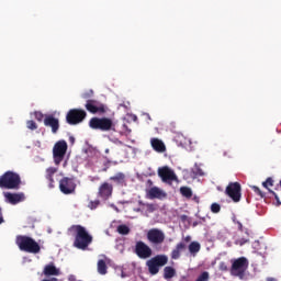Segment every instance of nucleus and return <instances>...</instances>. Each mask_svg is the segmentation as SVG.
Listing matches in <instances>:
<instances>
[{
    "label": "nucleus",
    "instance_id": "1",
    "mask_svg": "<svg viewBox=\"0 0 281 281\" xmlns=\"http://www.w3.org/2000/svg\"><path fill=\"white\" fill-rule=\"evenodd\" d=\"M69 232H71L75 237L74 247H76V249L85 251V249H88L89 245L93 243V236H91L82 225H72Z\"/></svg>",
    "mask_w": 281,
    "mask_h": 281
},
{
    "label": "nucleus",
    "instance_id": "2",
    "mask_svg": "<svg viewBox=\"0 0 281 281\" xmlns=\"http://www.w3.org/2000/svg\"><path fill=\"white\" fill-rule=\"evenodd\" d=\"M15 245H18L20 251H25L26 254H41V245L27 235H18Z\"/></svg>",
    "mask_w": 281,
    "mask_h": 281
},
{
    "label": "nucleus",
    "instance_id": "3",
    "mask_svg": "<svg viewBox=\"0 0 281 281\" xmlns=\"http://www.w3.org/2000/svg\"><path fill=\"white\" fill-rule=\"evenodd\" d=\"M0 188L3 190H19L21 188V176L14 171H5L0 176Z\"/></svg>",
    "mask_w": 281,
    "mask_h": 281
},
{
    "label": "nucleus",
    "instance_id": "4",
    "mask_svg": "<svg viewBox=\"0 0 281 281\" xmlns=\"http://www.w3.org/2000/svg\"><path fill=\"white\" fill-rule=\"evenodd\" d=\"M89 126L93 131H102L103 133L115 131V123L110 117H92L89 121Z\"/></svg>",
    "mask_w": 281,
    "mask_h": 281
},
{
    "label": "nucleus",
    "instance_id": "5",
    "mask_svg": "<svg viewBox=\"0 0 281 281\" xmlns=\"http://www.w3.org/2000/svg\"><path fill=\"white\" fill-rule=\"evenodd\" d=\"M231 276H235L236 278H245V271L249 269V259L246 257H239L237 259L231 260Z\"/></svg>",
    "mask_w": 281,
    "mask_h": 281
},
{
    "label": "nucleus",
    "instance_id": "6",
    "mask_svg": "<svg viewBox=\"0 0 281 281\" xmlns=\"http://www.w3.org/2000/svg\"><path fill=\"white\" fill-rule=\"evenodd\" d=\"M166 265H168V256L166 255H157L146 261V267L150 276H157L160 267H166Z\"/></svg>",
    "mask_w": 281,
    "mask_h": 281
},
{
    "label": "nucleus",
    "instance_id": "7",
    "mask_svg": "<svg viewBox=\"0 0 281 281\" xmlns=\"http://www.w3.org/2000/svg\"><path fill=\"white\" fill-rule=\"evenodd\" d=\"M68 148L69 146L67 145V140L65 139H61L55 143L53 147V159H54L55 166H60V164H63V159H65Z\"/></svg>",
    "mask_w": 281,
    "mask_h": 281
},
{
    "label": "nucleus",
    "instance_id": "8",
    "mask_svg": "<svg viewBox=\"0 0 281 281\" xmlns=\"http://www.w3.org/2000/svg\"><path fill=\"white\" fill-rule=\"evenodd\" d=\"M87 117V112L80 109H71L66 114V122L70 126H76V124H80V122L85 121Z\"/></svg>",
    "mask_w": 281,
    "mask_h": 281
},
{
    "label": "nucleus",
    "instance_id": "9",
    "mask_svg": "<svg viewBox=\"0 0 281 281\" xmlns=\"http://www.w3.org/2000/svg\"><path fill=\"white\" fill-rule=\"evenodd\" d=\"M134 254H136V256H138L140 260H147V258H150L153 256V249L150 248V246H148V244L138 240L135 244Z\"/></svg>",
    "mask_w": 281,
    "mask_h": 281
},
{
    "label": "nucleus",
    "instance_id": "10",
    "mask_svg": "<svg viewBox=\"0 0 281 281\" xmlns=\"http://www.w3.org/2000/svg\"><path fill=\"white\" fill-rule=\"evenodd\" d=\"M147 240L151 245H164L166 234L159 228H151L147 232Z\"/></svg>",
    "mask_w": 281,
    "mask_h": 281
},
{
    "label": "nucleus",
    "instance_id": "11",
    "mask_svg": "<svg viewBox=\"0 0 281 281\" xmlns=\"http://www.w3.org/2000/svg\"><path fill=\"white\" fill-rule=\"evenodd\" d=\"M241 187L238 182H229L228 186L226 187V194L234 201V203H239L243 193L241 192Z\"/></svg>",
    "mask_w": 281,
    "mask_h": 281
},
{
    "label": "nucleus",
    "instance_id": "12",
    "mask_svg": "<svg viewBox=\"0 0 281 281\" xmlns=\"http://www.w3.org/2000/svg\"><path fill=\"white\" fill-rule=\"evenodd\" d=\"M76 179L64 177L59 181V190L63 194H74L76 192Z\"/></svg>",
    "mask_w": 281,
    "mask_h": 281
},
{
    "label": "nucleus",
    "instance_id": "13",
    "mask_svg": "<svg viewBox=\"0 0 281 281\" xmlns=\"http://www.w3.org/2000/svg\"><path fill=\"white\" fill-rule=\"evenodd\" d=\"M44 126L50 128L53 135L60 130V121L54 114H46L44 117Z\"/></svg>",
    "mask_w": 281,
    "mask_h": 281
},
{
    "label": "nucleus",
    "instance_id": "14",
    "mask_svg": "<svg viewBox=\"0 0 281 281\" xmlns=\"http://www.w3.org/2000/svg\"><path fill=\"white\" fill-rule=\"evenodd\" d=\"M110 196H113V184L103 182L99 186L98 198L102 201H109Z\"/></svg>",
    "mask_w": 281,
    "mask_h": 281
},
{
    "label": "nucleus",
    "instance_id": "15",
    "mask_svg": "<svg viewBox=\"0 0 281 281\" xmlns=\"http://www.w3.org/2000/svg\"><path fill=\"white\" fill-rule=\"evenodd\" d=\"M158 177L164 181V183H172L177 181V175L168 167H162L158 169Z\"/></svg>",
    "mask_w": 281,
    "mask_h": 281
},
{
    "label": "nucleus",
    "instance_id": "16",
    "mask_svg": "<svg viewBox=\"0 0 281 281\" xmlns=\"http://www.w3.org/2000/svg\"><path fill=\"white\" fill-rule=\"evenodd\" d=\"M86 109L89 113H106V108L102 103H98L95 100H88L86 103Z\"/></svg>",
    "mask_w": 281,
    "mask_h": 281
},
{
    "label": "nucleus",
    "instance_id": "17",
    "mask_svg": "<svg viewBox=\"0 0 281 281\" xmlns=\"http://www.w3.org/2000/svg\"><path fill=\"white\" fill-rule=\"evenodd\" d=\"M4 199L7 203H10L11 205H16L18 203L25 201V194L7 192L4 193Z\"/></svg>",
    "mask_w": 281,
    "mask_h": 281
},
{
    "label": "nucleus",
    "instance_id": "18",
    "mask_svg": "<svg viewBox=\"0 0 281 281\" xmlns=\"http://www.w3.org/2000/svg\"><path fill=\"white\" fill-rule=\"evenodd\" d=\"M110 181H113L115 186H119L120 188L126 187V173L124 172H117L114 176L110 177Z\"/></svg>",
    "mask_w": 281,
    "mask_h": 281
},
{
    "label": "nucleus",
    "instance_id": "19",
    "mask_svg": "<svg viewBox=\"0 0 281 281\" xmlns=\"http://www.w3.org/2000/svg\"><path fill=\"white\" fill-rule=\"evenodd\" d=\"M187 248L186 243L180 241L176 245L175 249L171 251V260H179L181 258V251Z\"/></svg>",
    "mask_w": 281,
    "mask_h": 281
},
{
    "label": "nucleus",
    "instance_id": "20",
    "mask_svg": "<svg viewBox=\"0 0 281 281\" xmlns=\"http://www.w3.org/2000/svg\"><path fill=\"white\" fill-rule=\"evenodd\" d=\"M58 172V168L49 167L46 169L45 179L48 181V188H55L54 175Z\"/></svg>",
    "mask_w": 281,
    "mask_h": 281
},
{
    "label": "nucleus",
    "instance_id": "21",
    "mask_svg": "<svg viewBox=\"0 0 281 281\" xmlns=\"http://www.w3.org/2000/svg\"><path fill=\"white\" fill-rule=\"evenodd\" d=\"M151 147L156 150V153H166V144L162 143L159 138L150 139Z\"/></svg>",
    "mask_w": 281,
    "mask_h": 281
},
{
    "label": "nucleus",
    "instance_id": "22",
    "mask_svg": "<svg viewBox=\"0 0 281 281\" xmlns=\"http://www.w3.org/2000/svg\"><path fill=\"white\" fill-rule=\"evenodd\" d=\"M60 269L56 268L54 262H50L44 267V276H59Z\"/></svg>",
    "mask_w": 281,
    "mask_h": 281
},
{
    "label": "nucleus",
    "instance_id": "23",
    "mask_svg": "<svg viewBox=\"0 0 281 281\" xmlns=\"http://www.w3.org/2000/svg\"><path fill=\"white\" fill-rule=\"evenodd\" d=\"M148 196L149 199H164L166 194L164 193V191H161V189L154 187L149 189Z\"/></svg>",
    "mask_w": 281,
    "mask_h": 281
},
{
    "label": "nucleus",
    "instance_id": "24",
    "mask_svg": "<svg viewBox=\"0 0 281 281\" xmlns=\"http://www.w3.org/2000/svg\"><path fill=\"white\" fill-rule=\"evenodd\" d=\"M189 254L193 257L196 258V254L201 251V244L199 241H191L188 246Z\"/></svg>",
    "mask_w": 281,
    "mask_h": 281
},
{
    "label": "nucleus",
    "instance_id": "25",
    "mask_svg": "<svg viewBox=\"0 0 281 281\" xmlns=\"http://www.w3.org/2000/svg\"><path fill=\"white\" fill-rule=\"evenodd\" d=\"M177 276V270L170 266L164 268V279L165 280H172Z\"/></svg>",
    "mask_w": 281,
    "mask_h": 281
},
{
    "label": "nucleus",
    "instance_id": "26",
    "mask_svg": "<svg viewBox=\"0 0 281 281\" xmlns=\"http://www.w3.org/2000/svg\"><path fill=\"white\" fill-rule=\"evenodd\" d=\"M138 205L142 207V210H145L146 212L153 213L155 210H157L156 204L150 203H144L142 200L138 201Z\"/></svg>",
    "mask_w": 281,
    "mask_h": 281
},
{
    "label": "nucleus",
    "instance_id": "27",
    "mask_svg": "<svg viewBox=\"0 0 281 281\" xmlns=\"http://www.w3.org/2000/svg\"><path fill=\"white\" fill-rule=\"evenodd\" d=\"M98 273L100 276H106V273H108L106 261H104L103 259L98 261Z\"/></svg>",
    "mask_w": 281,
    "mask_h": 281
},
{
    "label": "nucleus",
    "instance_id": "28",
    "mask_svg": "<svg viewBox=\"0 0 281 281\" xmlns=\"http://www.w3.org/2000/svg\"><path fill=\"white\" fill-rule=\"evenodd\" d=\"M116 232L121 234V236H128L131 228L126 224H121L117 226Z\"/></svg>",
    "mask_w": 281,
    "mask_h": 281
},
{
    "label": "nucleus",
    "instance_id": "29",
    "mask_svg": "<svg viewBox=\"0 0 281 281\" xmlns=\"http://www.w3.org/2000/svg\"><path fill=\"white\" fill-rule=\"evenodd\" d=\"M180 194H182L186 199H192V189L189 187H181Z\"/></svg>",
    "mask_w": 281,
    "mask_h": 281
},
{
    "label": "nucleus",
    "instance_id": "30",
    "mask_svg": "<svg viewBox=\"0 0 281 281\" xmlns=\"http://www.w3.org/2000/svg\"><path fill=\"white\" fill-rule=\"evenodd\" d=\"M195 281H210V272L203 271Z\"/></svg>",
    "mask_w": 281,
    "mask_h": 281
},
{
    "label": "nucleus",
    "instance_id": "31",
    "mask_svg": "<svg viewBox=\"0 0 281 281\" xmlns=\"http://www.w3.org/2000/svg\"><path fill=\"white\" fill-rule=\"evenodd\" d=\"M99 206H100V200L90 201L88 203L89 210H98Z\"/></svg>",
    "mask_w": 281,
    "mask_h": 281
},
{
    "label": "nucleus",
    "instance_id": "32",
    "mask_svg": "<svg viewBox=\"0 0 281 281\" xmlns=\"http://www.w3.org/2000/svg\"><path fill=\"white\" fill-rule=\"evenodd\" d=\"M34 117L37 120V122H45V114H43V112L35 111Z\"/></svg>",
    "mask_w": 281,
    "mask_h": 281
},
{
    "label": "nucleus",
    "instance_id": "33",
    "mask_svg": "<svg viewBox=\"0 0 281 281\" xmlns=\"http://www.w3.org/2000/svg\"><path fill=\"white\" fill-rule=\"evenodd\" d=\"M26 128H29L30 131H36V128H38V125L36 124V122L30 120L26 122Z\"/></svg>",
    "mask_w": 281,
    "mask_h": 281
},
{
    "label": "nucleus",
    "instance_id": "34",
    "mask_svg": "<svg viewBox=\"0 0 281 281\" xmlns=\"http://www.w3.org/2000/svg\"><path fill=\"white\" fill-rule=\"evenodd\" d=\"M263 188L269 190V188H273V178H267L265 182H262Z\"/></svg>",
    "mask_w": 281,
    "mask_h": 281
},
{
    "label": "nucleus",
    "instance_id": "35",
    "mask_svg": "<svg viewBox=\"0 0 281 281\" xmlns=\"http://www.w3.org/2000/svg\"><path fill=\"white\" fill-rule=\"evenodd\" d=\"M211 212L213 214H218V212H221V204L218 203L211 204Z\"/></svg>",
    "mask_w": 281,
    "mask_h": 281
},
{
    "label": "nucleus",
    "instance_id": "36",
    "mask_svg": "<svg viewBox=\"0 0 281 281\" xmlns=\"http://www.w3.org/2000/svg\"><path fill=\"white\" fill-rule=\"evenodd\" d=\"M252 190L254 192H256V194H258V196H261V199H265V193H262V190H260V188L254 186Z\"/></svg>",
    "mask_w": 281,
    "mask_h": 281
},
{
    "label": "nucleus",
    "instance_id": "37",
    "mask_svg": "<svg viewBox=\"0 0 281 281\" xmlns=\"http://www.w3.org/2000/svg\"><path fill=\"white\" fill-rule=\"evenodd\" d=\"M246 243H249V239L240 238L236 240V245H240V247H243V245H246Z\"/></svg>",
    "mask_w": 281,
    "mask_h": 281
},
{
    "label": "nucleus",
    "instance_id": "38",
    "mask_svg": "<svg viewBox=\"0 0 281 281\" xmlns=\"http://www.w3.org/2000/svg\"><path fill=\"white\" fill-rule=\"evenodd\" d=\"M91 95H93V90H90L89 92H85L82 94L83 100H89V98H91Z\"/></svg>",
    "mask_w": 281,
    "mask_h": 281
},
{
    "label": "nucleus",
    "instance_id": "39",
    "mask_svg": "<svg viewBox=\"0 0 281 281\" xmlns=\"http://www.w3.org/2000/svg\"><path fill=\"white\" fill-rule=\"evenodd\" d=\"M220 269H221V271H227V265H225V262H221Z\"/></svg>",
    "mask_w": 281,
    "mask_h": 281
},
{
    "label": "nucleus",
    "instance_id": "40",
    "mask_svg": "<svg viewBox=\"0 0 281 281\" xmlns=\"http://www.w3.org/2000/svg\"><path fill=\"white\" fill-rule=\"evenodd\" d=\"M269 191L273 194L276 201H277L278 203H280V198H278V194H276V192H273V191H271V190H269Z\"/></svg>",
    "mask_w": 281,
    "mask_h": 281
},
{
    "label": "nucleus",
    "instance_id": "41",
    "mask_svg": "<svg viewBox=\"0 0 281 281\" xmlns=\"http://www.w3.org/2000/svg\"><path fill=\"white\" fill-rule=\"evenodd\" d=\"M237 225H238L239 232H243V223L238 222Z\"/></svg>",
    "mask_w": 281,
    "mask_h": 281
},
{
    "label": "nucleus",
    "instance_id": "42",
    "mask_svg": "<svg viewBox=\"0 0 281 281\" xmlns=\"http://www.w3.org/2000/svg\"><path fill=\"white\" fill-rule=\"evenodd\" d=\"M190 240H192V237H191V236H187V237L184 238V243H190Z\"/></svg>",
    "mask_w": 281,
    "mask_h": 281
},
{
    "label": "nucleus",
    "instance_id": "43",
    "mask_svg": "<svg viewBox=\"0 0 281 281\" xmlns=\"http://www.w3.org/2000/svg\"><path fill=\"white\" fill-rule=\"evenodd\" d=\"M69 142H71V144H74V142H76V138H74V136H70Z\"/></svg>",
    "mask_w": 281,
    "mask_h": 281
},
{
    "label": "nucleus",
    "instance_id": "44",
    "mask_svg": "<svg viewBox=\"0 0 281 281\" xmlns=\"http://www.w3.org/2000/svg\"><path fill=\"white\" fill-rule=\"evenodd\" d=\"M116 144H119V146H124V143L122 140H116Z\"/></svg>",
    "mask_w": 281,
    "mask_h": 281
},
{
    "label": "nucleus",
    "instance_id": "45",
    "mask_svg": "<svg viewBox=\"0 0 281 281\" xmlns=\"http://www.w3.org/2000/svg\"><path fill=\"white\" fill-rule=\"evenodd\" d=\"M69 281H76V277L70 276V277H69Z\"/></svg>",
    "mask_w": 281,
    "mask_h": 281
},
{
    "label": "nucleus",
    "instance_id": "46",
    "mask_svg": "<svg viewBox=\"0 0 281 281\" xmlns=\"http://www.w3.org/2000/svg\"><path fill=\"white\" fill-rule=\"evenodd\" d=\"M187 218H188L187 215H182V216H181V221H186Z\"/></svg>",
    "mask_w": 281,
    "mask_h": 281
},
{
    "label": "nucleus",
    "instance_id": "47",
    "mask_svg": "<svg viewBox=\"0 0 281 281\" xmlns=\"http://www.w3.org/2000/svg\"><path fill=\"white\" fill-rule=\"evenodd\" d=\"M3 223V215H0V225Z\"/></svg>",
    "mask_w": 281,
    "mask_h": 281
},
{
    "label": "nucleus",
    "instance_id": "48",
    "mask_svg": "<svg viewBox=\"0 0 281 281\" xmlns=\"http://www.w3.org/2000/svg\"><path fill=\"white\" fill-rule=\"evenodd\" d=\"M196 225H199V223H198V222H194V223H193V227H196Z\"/></svg>",
    "mask_w": 281,
    "mask_h": 281
},
{
    "label": "nucleus",
    "instance_id": "49",
    "mask_svg": "<svg viewBox=\"0 0 281 281\" xmlns=\"http://www.w3.org/2000/svg\"><path fill=\"white\" fill-rule=\"evenodd\" d=\"M268 281H276V279H273V278H269V279H268Z\"/></svg>",
    "mask_w": 281,
    "mask_h": 281
},
{
    "label": "nucleus",
    "instance_id": "50",
    "mask_svg": "<svg viewBox=\"0 0 281 281\" xmlns=\"http://www.w3.org/2000/svg\"><path fill=\"white\" fill-rule=\"evenodd\" d=\"M148 183H150V186H153V180H148Z\"/></svg>",
    "mask_w": 281,
    "mask_h": 281
},
{
    "label": "nucleus",
    "instance_id": "51",
    "mask_svg": "<svg viewBox=\"0 0 281 281\" xmlns=\"http://www.w3.org/2000/svg\"><path fill=\"white\" fill-rule=\"evenodd\" d=\"M0 216H3V213L1 212V207H0Z\"/></svg>",
    "mask_w": 281,
    "mask_h": 281
},
{
    "label": "nucleus",
    "instance_id": "52",
    "mask_svg": "<svg viewBox=\"0 0 281 281\" xmlns=\"http://www.w3.org/2000/svg\"><path fill=\"white\" fill-rule=\"evenodd\" d=\"M136 212H142V209H137Z\"/></svg>",
    "mask_w": 281,
    "mask_h": 281
},
{
    "label": "nucleus",
    "instance_id": "53",
    "mask_svg": "<svg viewBox=\"0 0 281 281\" xmlns=\"http://www.w3.org/2000/svg\"><path fill=\"white\" fill-rule=\"evenodd\" d=\"M148 120H150V115H148Z\"/></svg>",
    "mask_w": 281,
    "mask_h": 281
}]
</instances>
